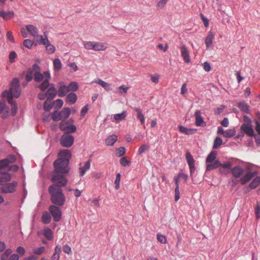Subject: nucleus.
<instances>
[{
	"label": "nucleus",
	"mask_w": 260,
	"mask_h": 260,
	"mask_svg": "<svg viewBox=\"0 0 260 260\" xmlns=\"http://www.w3.org/2000/svg\"><path fill=\"white\" fill-rule=\"evenodd\" d=\"M178 128L181 133L185 134L187 135H192L196 132V129H189L182 125H179L178 126Z\"/></svg>",
	"instance_id": "obj_23"
},
{
	"label": "nucleus",
	"mask_w": 260,
	"mask_h": 260,
	"mask_svg": "<svg viewBox=\"0 0 260 260\" xmlns=\"http://www.w3.org/2000/svg\"><path fill=\"white\" fill-rule=\"evenodd\" d=\"M19 168L17 165H14L10 166L8 165L7 170H8L9 171H12V172H16L18 171Z\"/></svg>",
	"instance_id": "obj_63"
},
{
	"label": "nucleus",
	"mask_w": 260,
	"mask_h": 260,
	"mask_svg": "<svg viewBox=\"0 0 260 260\" xmlns=\"http://www.w3.org/2000/svg\"><path fill=\"white\" fill-rule=\"evenodd\" d=\"M33 44V41L29 39H26L23 41V45L28 48H31Z\"/></svg>",
	"instance_id": "obj_55"
},
{
	"label": "nucleus",
	"mask_w": 260,
	"mask_h": 260,
	"mask_svg": "<svg viewBox=\"0 0 260 260\" xmlns=\"http://www.w3.org/2000/svg\"><path fill=\"white\" fill-rule=\"evenodd\" d=\"M69 91H76L78 89V84L76 82H71L68 86Z\"/></svg>",
	"instance_id": "obj_39"
},
{
	"label": "nucleus",
	"mask_w": 260,
	"mask_h": 260,
	"mask_svg": "<svg viewBox=\"0 0 260 260\" xmlns=\"http://www.w3.org/2000/svg\"><path fill=\"white\" fill-rule=\"evenodd\" d=\"M11 178V175L9 173L1 175L0 176V186H3L6 183L10 181Z\"/></svg>",
	"instance_id": "obj_21"
},
{
	"label": "nucleus",
	"mask_w": 260,
	"mask_h": 260,
	"mask_svg": "<svg viewBox=\"0 0 260 260\" xmlns=\"http://www.w3.org/2000/svg\"><path fill=\"white\" fill-rule=\"evenodd\" d=\"M248 123H244L241 126V129L248 136L253 137L254 136V133L251 124V121L250 119H248Z\"/></svg>",
	"instance_id": "obj_9"
},
{
	"label": "nucleus",
	"mask_w": 260,
	"mask_h": 260,
	"mask_svg": "<svg viewBox=\"0 0 260 260\" xmlns=\"http://www.w3.org/2000/svg\"><path fill=\"white\" fill-rule=\"evenodd\" d=\"M69 161L68 159L58 158L54 162V171L61 174H67L69 172Z\"/></svg>",
	"instance_id": "obj_4"
},
{
	"label": "nucleus",
	"mask_w": 260,
	"mask_h": 260,
	"mask_svg": "<svg viewBox=\"0 0 260 260\" xmlns=\"http://www.w3.org/2000/svg\"><path fill=\"white\" fill-rule=\"evenodd\" d=\"M231 173L234 177L240 178L244 173V169L240 166H236L231 169Z\"/></svg>",
	"instance_id": "obj_14"
},
{
	"label": "nucleus",
	"mask_w": 260,
	"mask_h": 260,
	"mask_svg": "<svg viewBox=\"0 0 260 260\" xmlns=\"http://www.w3.org/2000/svg\"><path fill=\"white\" fill-rule=\"evenodd\" d=\"M46 49L48 54H52L55 50V47L49 43L46 46Z\"/></svg>",
	"instance_id": "obj_46"
},
{
	"label": "nucleus",
	"mask_w": 260,
	"mask_h": 260,
	"mask_svg": "<svg viewBox=\"0 0 260 260\" xmlns=\"http://www.w3.org/2000/svg\"><path fill=\"white\" fill-rule=\"evenodd\" d=\"M196 119L195 124L197 126H204L206 123L204 121L203 118L201 116V112L200 110H196L194 113Z\"/></svg>",
	"instance_id": "obj_12"
},
{
	"label": "nucleus",
	"mask_w": 260,
	"mask_h": 260,
	"mask_svg": "<svg viewBox=\"0 0 260 260\" xmlns=\"http://www.w3.org/2000/svg\"><path fill=\"white\" fill-rule=\"evenodd\" d=\"M135 111L137 112V117L140 120L141 123L144 124L145 123V118L142 113L141 110L139 108H136Z\"/></svg>",
	"instance_id": "obj_40"
},
{
	"label": "nucleus",
	"mask_w": 260,
	"mask_h": 260,
	"mask_svg": "<svg viewBox=\"0 0 260 260\" xmlns=\"http://www.w3.org/2000/svg\"><path fill=\"white\" fill-rule=\"evenodd\" d=\"M235 131L234 129H228L224 133L223 136L225 138H231L235 135Z\"/></svg>",
	"instance_id": "obj_51"
},
{
	"label": "nucleus",
	"mask_w": 260,
	"mask_h": 260,
	"mask_svg": "<svg viewBox=\"0 0 260 260\" xmlns=\"http://www.w3.org/2000/svg\"><path fill=\"white\" fill-rule=\"evenodd\" d=\"M49 100V99H47V100L45 102L44 105V108L47 112H48L52 107V104L51 103V101L52 100Z\"/></svg>",
	"instance_id": "obj_48"
},
{
	"label": "nucleus",
	"mask_w": 260,
	"mask_h": 260,
	"mask_svg": "<svg viewBox=\"0 0 260 260\" xmlns=\"http://www.w3.org/2000/svg\"><path fill=\"white\" fill-rule=\"evenodd\" d=\"M16 252L21 256L24 255L25 252V249L22 246H19L16 249Z\"/></svg>",
	"instance_id": "obj_64"
},
{
	"label": "nucleus",
	"mask_w": 260,
	"mask_h": 260,
	"mask_svg": "<svg viewBox=\"0 0 260 260\" xmlns=\"http://www.w3.org/2000/svg\"><path fill=\"white\" fill-rule=\"evenodd\" d=\"M44 236L49 240L52 239L53 233L50 229L47 228H45L43 231Z\"/></svg>",
	"instance_id": "obj_37"
},
{
	"label": "nucleus",
	"mask_w": 260,
	"mask_h": 260,
	"mask_svg": "<svg viewBox=\"0 0 260 260\" xmlns=\"http://www.w3.org/2000/svg\"><path fill=\"white\" fill-rule=\"evenodd\" d=\"M181 56L185 62L189 63L190 62V59L189 52L187 50L186 47L185 45H182L181 47Z\"/></svg>",
	"instance_id": "obj_16"
},
{
	"label": "nucleus",
	"mask_w": 260,
	"mask_h": 260,
	"mask_svg": "<svg viewBox=\"0 0 260 260\" xmlns=\"http://www.w3.org/2000/svg\"><path fill=\"white\" fill-rule=\"evenodd\" d=\"M18 185V182L13 181L11 183H6L3 186V193H13L16 191V187Z\"/></svg>",
	"instance_id": "obj_10"
},
{
	"label": "nucleus",
	"mask_w": 260,
	"mask_h": 260,
	"mask_svg": "<svg viewBox=\"0 0 260 260\" xmlns=\"http://www.w3.org/2000/svg\"><path fill=\"white\" fill-rule=\"evenodd\" d=\"M12 251L11 249H7L1 255V260H8V257L12 253Z\"/></svg>",
	"instance_id": "obj_45"
},
{
	"label": "nucleus",
	"mask_w": 260,
	"mask_h": 260,
	"mask_svg": "<svg viewBox=\"0 0 260 260\" xmlns=\"http://www.w3.org/2000/svg\"><path fill=\"white\" fill-rule=\"evenodd\" d=\"M59 112H60V119H61L62 118L67 119L69 117V116L71 114V110L69 108H64L62 110H61Z\"/></svg>",
	"instance_id": "obj_30"
},
{
	"label": "nucleus",
	"mask_w": 260,
	"mask_h": 260,
	"mask_svg": "<svg viewBox=\"0 0 260 260\" xmlns=\"http://www.w3.org/2000/svg\"><path fill=\"white\" fill-rule=\"evenodd\" d=\"M117 140V137L115 135L109 136L105 140V143L108 146H112Z\"/></svg>",
	"instance_id": "obj_28"
},
{
	"label": "nucleus",
	"mask_w": 260,
	"mask_h": 260,
	"mask_svg": "<svg viewBox=\"0 0 260 260\" xmlns=\"http://www.w3.org/2000/svg\"><path fill=\"white\" fill-rule=\"evenodd\" d=\"M57 90L53 84H51L48 89L47 90L46 94L48 96V99L52 100L56 95Z\"/></svg>",
	"instance_id": "obj_17"
},
{
	"label": "nucleus",
	"mask_w": 260,
	"mask_h": 260,
	"mask_svg": "<svg viewBox=\"0 0 260 260\" xmlns=\"http://www.w3.org/2000/svg\"><path fill=\"white\" fill-rule=\"evenodd\" d=\"M77 100V95L75 93H70L67 95L66 102L71 105L75 104Z\"/></svg>",
	"instance_id": "obj_22"
},
{
	"label": "nucleus",
	"mask_w": 260,
	"mask_h": 260,
	"mask_svg": "<svg viewBox=\"0 0 260 260\" xmlns=\"http://www.w3.org/2000/svg\"><path fill=\"white\" fill-rule=\"evenodd\" d=\"M74 138L68 133L64 134L60 138L61 145L65 147H70L73 144Z\"/></svg>",
	"instance_id": "obj_6"
},
{
	"label": "nucleus",
	"mask_w": 260,
	"mask_h": 260,
	"mask_svg": "<svg viewBox=\"0 0 260 260\" xmlns=\"http://www.w3.org/2000/svg\"><path fill=\"white\" fill-rule=\"evenodd\" d=\"M7 168L8 166L4 164L2 161L0 160V174L4 175L5 174L9 173L8 172L9 170H7Z\"/></svg>",
	"instance_id": "obj_38"
},
{
	"label": "nucleus",
	"mask_w": 260,
	"mask_h": 260,
	"mask_svg": "<svg viewBox=\"0 0 260 260\" xmlns=\"http://www.w3.org/2000/svg\"><path fill=\"white\" fill-rule=\"evenodd\" d=\"M214 37V35L213 33L211 31H209L205 39V44L207 48H209L211 45Z\"/></svg>",
	"instance_id": "obj_26"
},
{
	"label": "nucleus",
	"mask_w": 260,
	"mask_h": 260,
	"mask_svg": "<svg viewBox=\"0 0 260 260\" xmlns=\"http://www.w3.org/2000/svg\"><path fill=\"white\" fill-rule=\"evenodd\" d=\"M45 249V247L42 246L37 249H35L33 251V253L35 254L41 255L44 252Z\"/></svg>",
	"instance_id": "obj_54"
},
{
	"label": "nucleus",
	"mask_w": 260,
	"mask_h": 260,
	"mask_svg": "<svg viewBox=\"0 0 260 260\" xmlns=\"http://www.w3.org/2000/svg\"><path fill=\"white\" fill-rule=\"evenodd\" d=\"M61 246L59 245H57L54 249V252L52 256V260H59L60 254L61 252Z\"/></svg>",
	"instance_id": "obj_27"
},
{
	"label": "nucleus",
	"mask_w": 260,
	"mask_h": 260,
	"mask_svg": "<svg viewBox=\"0 0 260 260\" xmlns=\"http://www.w3.org/2000/svg\"><path fill=\"white\" fill-rule=\"evenodd\" d=\"M69 125L70 124L68 121H67L65 120H63L61 121L59 124V128L62 131H65L68 128Z\"/></svg>",
	"instance_id": "obj_49"
},
{
	"label": "nucleus",
	"mask_w": 260,
	"mask_h": 260,
	"mask_svg": "<svg viewBox=\"0 0 260 260\" xmlns=\"http://www.w3.org/2000/svg\"><path fill=\"white\" fill-rule=\"evenodd\" d=\"M49 210L55 221H58L61 219V212L59 207L55 205H51Z\"/></svg>",
	"instance_id": "obj_8"
},
{
	"label": "nucleus",
	"mask_w": 260,
	"mask_h": 260,
	"mask_svg": "<svg viewBox=\"0 0 260 260\" xmlns=\"http://www.w3.org/2000/svg\"><path fill=\"white\" fill-rule=\"evenodd\" d=\"M157 239L161 243L165 244L167 242V239L166 237L161 234H158L157 235Z\"/></svg>",
	"instance_id": "obj_60"
},
{
	"label": "nucleus",
	"mask_w": 260,
	"mask_h": 260,
	"mask_svg": "<svg viewBox=\"0 0 260 260\" xmlns=\"http://www.w3.org/2000/svg\"><path fill=\"white\" fill-rule=\"evenodd\" d=\"M125 153V149L123 147H121L116 150V155L118 157L122 156Z\"/></svg>",
	"instance_id": "obj_47"
},
{
	"label": "nucleus",
	"mask_w": 260,
	"mask_h": 260,
	"mask_svg": "<svg viewBox=\"0 0 260 260\" xmlns=\"http://www.w3.org/2000/svg\"><path fill=\"white\" fill-rule=\"evenodd\" d=\"M41 68L37 64H34L31 68H28L26 71L25 79L27 82H30L34 78L37 82H43L39 85L42 91L45 90L49 86V80L51 78L50 74L48 71L41 73Z\"/></svg>",
	"instance_id": "obj_1"
},
{
	"label": "nucleus",
	"mask_w": 260,
	"mask_h": 260,
	"mask_svg": "<svg viewBox=\"0 0 260 260\" xmlns=\"http://www.w3.org/2000/svg\"><path fill=\"white\" fill-rule=\"evenodd\" d=\"M67 133L69 134V133H74L76 131V127L74 125H69L68 128L66 129Z\"/></svg>",
	"instance_id": "obj_62"
},
{
	"label": "nucleus",
	"mask_w": 260,
	"mask_h": 260,
	"mask_svg": "<svg viewBox=\"0 0 260 260\" xmlns=\"http://www.w3.org/2000/svg\"><path fill=\"white\" fill-rule=\"evenodd\" d=\"M48 191L52 203L59 206H62L64 204L66 198L59 186L55 184L51 185L49 187Z\"/></svg>",
	"instance_id": "obj_3"
},
{
	"label": "nucleus",
	"mask_w": 260,
	"mask_h": 260,
	"mask_svg": "<svg viewBox=\"0 0 260 260\" xmlns=\"http://www.w3.org/2000/svg\"><path fill=\"white\" fill-rule=\"evenodd\" d=\"M257 174L258 173L257 171H249L247 172L246 174L240 179V183L243 185L245 184L247 182L250 181L253 177L257 175Z\"/></svg>",
	"instance_id": "obj_11"
},
{
	"label": "nucleus",
	"mask_w": 260,
	"mask_h": 260,
	"mask_svg": "<svg viewBox=\"0 0 260 260\" xmlns=\"http://www.w3.org/2000/svg\"><path fill=\"white\" fill-rule=\"evenodd\" d=\"M129 89V87L125 86V85H121L118 87V91L119 93H126L127 92V90Z\"/></svg>",
	"instance_id": "obj_59"
},
{
	"label": "nucleus",
	"mask_w": 260,
	"mask_h": 260,
	"mask_svg": "<svg viewBox=\"0 0 260 260\" xmlns=\"http://www.w3.org/2000/svg\"><path fill=\"white\" fill-rule=\"evenodd\" d=\"M21 94V89L19 85V80L17 78H14L11 84V87L9 90L3 92L2 96L3 99H7L9 103L12 102L13 96L15 98L19 97Z\"/></svg>",
	"instance_id": "obj_2"
},
{
	"label": "nucleus",
	"mask_w": 260,
	"mask_h": 260,
	"mask_svg": "<svg viewBox=\"0 0 260 260\" xmlns=\"http://www.w3.org/2000/svg\"><path fill=\"white\" fill-rule=\"evenodd\" d=\"M255 216L257 219L260 218V204L257 202V204L255 207Z\"/></svg>",
	"instance_id": "obj_57"
},
{
	"label": "nucleus",
	"mask_w": 260,
	"mask_h": 260,
	"mask_svg": "<svg viewBox=\"0 0 260 260\" xmlns=\"http://www.w3.org/2000/svg\"><path fill=\"white\" fill-rule=\"evenodd\" d=\"M63 101L61 99H57L55 101L54 103V106L55 109H59L63 105Z\"/></svg>",
	"instance_id": "obj_58"
},
{
	"label": "nucleus",
	"mask_w": 260,
	"mask_h": 260,
	"mask_svg": "<svg viewBox=\"0 0 260 260\" xmlns=\"http://www.w3.org/2000/svg\"><path fill=\"white\" fill-rule=\"evenodd\" d=\"M217 155V152L216 151H211L207 156L206 158V162L209 163L214 161Z\"/></svg>",
	"instance_id": "obj_36"
},
{
	"label": "nucleus",
	"mask_w": 260,
	"mask_h": 260,
	"mask_svg": "<svg viewBox=\"0 0 260 260\" xmlns=\"http://www.w3.org/2000/svg\"><path fill=\"white\" fill-rule=\"evenodd\" d=\"M94 82L98 83L102 87H103L106 90L110 91L112 90V88L111 87V85L107 83L101 79H98L96 81H94Z\"/></svg>",
	"instance_id": "obj_25"
},
{
	"label": "nucleus",
	"mask_w": 260,
	"mask_h": 260,
	"mask_svg": "<svg viewBox=\"0 0 260 260\" xmlns=\"http://www.w3.org/2000/svg\"><path fill=\"white\" fill-rule=\"evenodd\" d=\"M42 220L44 223H49L51 221V216L48 213H44L42 217Z\"/></svg>",
	"instance_id": "obj_42"
},
{
	"label": "nucleus",
	"mask_w": 260,
	"mask_h": 260,
	"mask_svg": "<svg viewBox=\"0 0 260 260\" xmlns=\"http://www.w3.org/2000/svg\"><path fill=\"white\" fill-rule=\"evenodd\" d=\"M120 179H121V175L120 173H118L116 175V179L114 182V183L115 184V188L117 190L119 189V188H120Z\"/></svg>",
	"instance_id": "obj_52"
},
{
	"label": "nucleus",
	"mask_w": 260,
	"mask_h": 260,
	"mask_svg": "<svg viewBox=\"0 0 260 260\" xmlns=\"http://www.w3.org/2000/svg\"><path fill=\"white\" fill-rule=\"evenodd\" d=\"M64 174H61V173H56L54 172L52 178V181L56 183V185L59 186L60 188L64 186L67 184V180L64 176Z\"/></svg>",
	"instance_id": "obj_5"
},
{
	"label": "nucleus",
	"mask_w": 260,
	"mask_h": 260,
	"mask_svg": "<svg viewBox=\"0 0 260 260\" xmlns=\"http://www.w3.org/2000/svg\"><path fill=\"white\" fill-rule=\"evenodd\" d=\"M186 159L189 167L190 177L193 179V174L196 170L194 160L191 153L188 151L186 153Z\"/></svg>",
	"instance_id": "obj_7"
},
{
	"label": "nucleus",
	"mask_w": 260,
	"mask_h": 260,
	"mask_svg": "<svg viewBox=\"0 0 260 260\" xmlns=\"http://www.w3.org/2000/svg\"><path fill=\"white\" fill-rule=\"evenodd\" d=\"M260 184V177H256L250 183L249 187L251 189H254L256 188Z\"/></svg>",
	"instance_id": "obj_34"
},
{
	"label": "nucleus",
	"mask_w": 260,
	"mask_h": 260,
	"mask_svg": "<svg viewBox=\"0 0 260 260\" xmlns=\"http://www.w3.org/2000/svg\"><path fill=\"white\" fill-rule=\"evenodd\" d=\"M16 57H17V54L15 51L11 52L9 54V61L11 63L14 62L15 61V59L16 58Z\"/></svg>",
	"instance_id": "obj_61"
},
{
	"label": "nucleus",
	"mask_w": 260,
	"mask_h": 260,
	"mask_svg": "<svg viewBox=\"0 0 260 260\" xmlns=\"http://www.w3.org/2000/svg\"><path fill=\"white\" fill-rule=\"evenodd\" d=\"M16 160V156L13 154H10L7 158L1 160V161H2L7 166H8L9 164L14 162Z\"/></svg>",
	"instance_id": "obj_29"
},
{
	"label": "nucleus",
	"mask_w": 260,
	"mask_h": 260,
	"mask_svg": "<svg viewBox=\"0 0 260 260\" xmlns=\"http://www.w3.org/2000/svg\"><path fill=\"white\" fill-rule=\"evenodd\" d=\"M37 38H39V41H38L39 44L46 46L50 43L48 39L47 36L46 35V32H44V36L39 35V37H37Z\"/></svg>",
	"instance_id": "obj_33"
},
{
	"label": "nucleus",
	"mask_w": 260,
	"mask_h": 260,
	"mask_svg": "<svg viewBox=\"0 0 260 260\" xmlns=\"http://www.w3.org/2000/svg\"><path fill=\"white\" fill-rule=\"evenodd\" d=\"M58 155L60 157V158L62 159H69L71 157V151L68 149H64L59 151Z\"/></svg>",
	"instance_id": "obj_24"
},
{
	"label": "nucleus",
	"mask_w": 260,
	"mask_h": 260,
	"mask_svg": "<svg viewBox=\"0 0 260 260\" xmlns=\"http://www.w3.org/2000/svg\"><path fill=\"white\" fill-rule=\"evenodd\" d=\"M120 163L123 167L128 166L131 165V162L128 161L125 157H122L120 159Z\"/></svg>",
	"instance_id": "obj_56"
},
{
	"label": "nucleus",
	"mask_w": 260,
	"mask_h": 260,
	"mask_svg": "<svg viewBox=\"0 0 260 260\" xmlns=\"http://www.w3.org/2000/svg\"><path fill=\"white\" fill-rule=\"evenodd\" d=\"M52 119L53 121H58L60 120V112L58 111H55L52 114Z\"/></svg>",
	"instance_id": "obj_53"
},
{
	"label": "nucleus",
	"mask_w": 260,
	"mask_h": 260,
	"mask_svg": "<svg viewBox=\"0 0 260 260\" xmlns=\"http://www.w3.org/2000/svg\"><path fill=\"white\" fill-rule=\"evenodd\" d=\"M238 107L240 109L246 113H249V106L244 102H240L238 104Z\"/></svg>",
	"instance_id": "obj_32"
},
{
	"label": "nucleus",
	"mask_w": 260,
	"mask_h": 260,
	"mask_svg": "<svg viewBox=\"0 0 260 260\" xmlns=\"http://www.w3.org/2000/svg\"><path fill=\"white\" fill-rule=\"evenodd\" d=\"M58 85L59 87L58 90V95L59 97H63L66 95L67 92H69L68 87L65 85L62 82H59Z\"/></svg>",
	"instance_id": "obj_13"
},
{
	"label": "nucleus",
	"mask_w": 260,
	"mask_h": 260,
	"mask_svg": "<svg viewBox=\"0 0 260 260\" xmlns=\"http://www.w3.org/2000/svg\"><path fill=\"white\" fill-rule=\"evenodd\" d=\"M90 161L88 160L86 162L84 166L80 168V175L81 176H83L85 172L90 169Z\"/></svg>",
	"instance_id": "obj_31"
},
{
	"label": "nucleus",
	"mask_w": 260,
	"mask_h": 260,
	"mask_svg": "<svg viewBox=\"0 0 260 260\" xmlns=\"http://www.w3.org/2000/svg\"><path fill=\"white\" fill-rule=\"evenodd\" d=\"M53 67L55 70L59 71L62 68V64L59 59L55 58L53 60Z\"/></svg>",
	"instance_id": "obj_41"
},
{
	"label": "nucleus",
	"mask_w": 260,
	"mask_h": 260,
	"mask_svg": "<svg viewBox=\"0 0 260 260\" xmlns=\"http://www.w3.org/2000/svg\"><path fill=\"white\" fill-rule=\"evenodd\" d=\"M26 29L35 39H37V37H39L38 29L35 26L32 25H27L26 26Z\"/></svg>",
	"instance_id": "obj_15"
},
{
	"label": "nucleus",
	"mask_w": 260,
	"mask_h": 260,
	"mask_svg": "<svg viewBox=\"0 0 260 260\" xmlns=\"http://www.w3.org/2000/svg\"><path fill=\"white\" fill-rule=\"evenodd\" d=\"M94 41H86L83 42V45L85 49L92 50Z\"/></svg>",
	"instance_id": "obj_50"
},
{
	"label": "nucleus",
	"mask_w": 260,
	"mask_h": 260,
	"mask_svg": "<svg viewBox=\"0 0 260 260\" xmlns=\"http://www.w3.org/2000/svg\"><path fill=\"white\" fill-rule=\"evenodd\" d=\"M222 144V140L221 138L217 137L214 141L213 147L214 149L219 148Z\"/></svg>",
	"instance_id": "obj_44"
},
{
	"label": "nucleus",
	"mask_w": 260,
	"mask_h": 260,
	"mask_svg": "<svg viewBox=\"0 0 260 260\" xmlns=\"http://www.w3.org/2000/svg\"><path fill=\"white\" fill-rule=\"evenodd\" d=\"M9 104L11 105V114L12 116H15L18 110L17 105L13 100H12V102Z\"/></svg>",
	"instance_id": "obj_43"
},
{
	"label": "nucleus",
	"mask_w": 260,
	"mask_h": 260,
	"mask_svg": "<svg viewBox=\"0 0 260 260\" xmlns=\"http://www.w3.org/2000/svg\"><path fill=\"white\" fill-rule=\"evenodd\" d=\"M14 13L12 11H5L4 10L0 11V17H2L5 20H8L14 16Z\"/></svg>",
	"instance_id": "obj_20"
},
{
	"label": "nucleus",
	"mask_w": 260,
	"mask_h": 260,
	"mask_svg": "<svg viewBox=\"0 0 260 260\" xmlns=\"http://www.w3.org/2000/svg\"><path fill=\"white\" fill-rule=\"evenodd\" d=\"M126 111H123L121 113L116 114L113 115L114 119L117 121L124 120L126 117Z\"/></svg>",
	"instance_id": "obj_35"
},
{
	"label": "nucleus",
	"mask_w": 260,
	"mask_h": 260,
	"mask_svg": "<svg viewBox=\"0 0 260 260\" xmlns=\"http://www.w3.org/2000/svg\"><path fill=\"white\" fill-rule=\"evenodd\" d=\"M107 48L106 43L94 41L92 50L95 51H104Z\"/></svg>",
	"instance_id": "obj_18"
},
{
	"label": "nucleus",
	"mask_w": 260,
	"mask_h": 260,
	"mask_svg": "<svg viewBox=\"0 0 260 260\" xmlns=\"http://www.w3.org/2000/svg\"><path fill=\"white\" fill-rule=\"evenodd\" d=\"M221 165V163L218 160H215L212 162H209L206 166V171H210L215 169Z\"/></svg>",
	"instance_id": "obj_19"
}]
</instances>
